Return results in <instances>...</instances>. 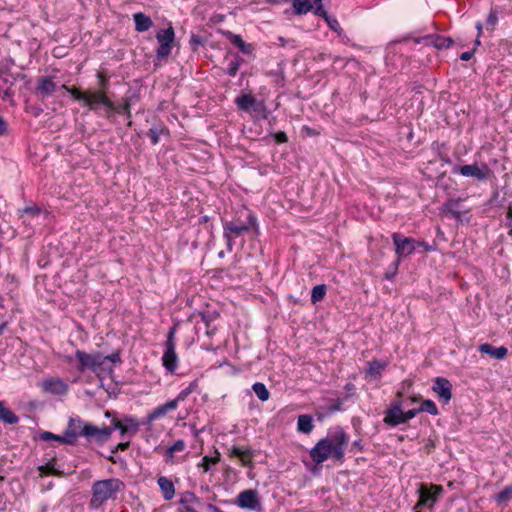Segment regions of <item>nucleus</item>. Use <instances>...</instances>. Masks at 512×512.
<instances>
[{"mask_svg": "<svg viewBox=\"0 0 512 512\" xmlns=\"http://www.w3.org/2000/svg\"><path fill=\"white\" fill-rule=\"evenodd\" d=\"M349 443V437L341 427L325 438L320 439L310 450L311 460L319 465L332 457L339 463L344 462L345 450Z\"/></svg>", "mask_w": 512, "mask_h": 512, "instance_id": "1", "label": "nucleus"}, {"mask_svg": "<svg viewBox=\"0 0 512 512\" xmlns=\"http://www.w3.org/2000/svg\"><path fill=\"white\" fill-rule=\"evenodd\" d=\"M124 489V483L118 478H109L95 481L91 487L89 506L99 509L108 500H115L118 493Z\"/></svg>", "mask_w": 512, "mask_h": 512, "instance_id": "2", "label": "nucleus"}, {"mask_svg": "<svg viewBox=\"0 0 512 512\" xmlns=\"http://www.w3.org/2000/svg\"><path fill=\"white\" fill-rule=\"evenodd\" d=\"M251 229H254L257 235L259 234L257 217L252 212H248L245 225H238L235 221L223 222V237L226 240L227 250L232 252L234 238L242 236Z\"/></svg>", "mask_w": 512, "mask_h": 512, "instance_id": "3", "label": "nucleus"}, {"mask_svg": "<svg viewBox=\"0 0 512 512\" xmlns=\"http://www.w3.org/2000/svg\"><path fill=\"white\" fill-rule=\"evenodd\" d=\"M98 112L101 107H104V116L109 119L113 113L124 114L127 119L131 118V98L124 97L122 104L116 105L107 93L98 95Z\"/></svg>", "mask_w": 512, "mask_h": 512, "instance_id": "4", "label": "nucleus"}, {"mask_svg": "<svg viewBox=\"0 0 512 512\" xmlns=\"http://www.w3.org/2000/svg\"><path fill=\"white\" fill-rule=\"evenodd\" d=\"M392 240L395 245V253L397 260L395 261V270H398V265L403 258L413 254L416 250V240L412 237H405L399 232L392 234Z\"/></svg>", "mask_w": 512, "mask_h": 512, "instance_id": "5", "label": "nucleus"}, {"mask_svg": "<svg viewBox=\"0 0 512 512\" xmlns=\"http://www.w3.org/2000/svg\"><path fill=\"white\" fill-rule=\"evenodd\" d=\"M156 39L159 44L156 50L158 60H166L171 54L173 43L175 40V32L172 26L167 29H161L156 33Z\"/></svg>", "mask_w": 512, "mask_h": 512, "instance_id": "6", "label": "nucleus"}, {"mask_svg": "<svg viewBox=\"0 0 512 512\" xmlns=\"http://www.w3.org/2000/svg\"><path fill=\"white\" fill-rule=\"evenodd\" d=\"M444 489L442 486L431 484L425 485L421 484L418 492L419 499L417 504L414 506L415 512H418L417 509L419 507H433L434 504L438 501L439 497L442 495Z\"/></svg>", "mask_w": 512, "mask_h": 512, "instance_id": "7", "label": "nucleus"}, {"mask_svg": "<svg viewBox=\"0 0 512 512\" xmlns=\"http://www.w3.org/2000/svg\"><path fill=\"white\" fill-rule=\"evenodd\" d=\"M175 332H176V325L170 328L168 334H167V340L165 343V351L162 357L163 366L165 369L170 372L174 373L177 369L178 365V356L175 350Z\"/></svg>", "mask_w": 512, "mask_h": 512, "instance_id": "8", "label": "nucleus"}, {"mask_svg": "<svg viewBox=\"0 0 512 512\" xmlns=\"http://www.w3.org/2000/svg\"><path fill=\"white\" fill-rule=\"evenodd\" d=\"M61 89L66 90L71 94L74 100L82 101L85 106H87L90 110L98 113V95L102 94V92H81L78 88L68 87L66 85H62Z\"/></svg>", "mask_w": 512, "mask_h": 512, "instance_id": "9", "label": "nucleus"}, {"mask_svg": "<svg viewBox=\"0 0 512 512\" xmlns=\"http://www.w3.org/2000/svg\"><path fill=\"white\" fill-rule=\"evenodd\" d=\"M453 174H461L464 177H472L478 181L486 180L489 176L490 169L486 164L479 167L478 164L455 166L452 170Z\"/></svg>", "mask_w": 512, "mask_h": 512, "instance_id": "10", "label": "nucleus"}, {"mask_svg": "<svg viewBox=\"0 0 512 512\" xmlns=\"http://www.w3.org/2000/svg\"><path fill=\"white\" fill-rule=\"evenodd\" d=\"M57 84L53 81L52 76H41L37 79L34 88V95L37 99L44 101L46 98L52 96L57 91Z\"/></svg>", "mask_w": 512, "mask_h": 512, "instance_id": "11", "label": "nucleus"}, {"mask_svg": "<svg viewBox=\"0 0 512 512\" xmlns=\"http://www.w3.org/2000/svg\"><path fill=\"white\" fill-rule=\"evenodd\" d=\"M235 104L237 108L244 112H257L265 110L264 101L257 100L251 94H242L236 97Z\"/></svg>", "mask_w": 512, "mask_h": 512, "instance_id": "12", "label": "nucleus"}, {"mask_svg": "<svg viewBox=\"0 0 512 512\" xmlns=\"http://www.w3.org/2000/svg\"><path fill=\"white\" fill-rule=\"evenodd\" d=\"M413 41L416 44H425L427 46H433L436 49L449 48L453 44L452 38L437 34H429L422 37H416L413 39Z\"/></svg>", "mask_w": 512, "mask_h": 512, "instance_id": "13", "label": "nucleus"}, {"mask_svg": "<svg viewBox=\"0 0 512 512\" xmlns=\"http://www.w3.org/2000/svg\"><path fill=\"white\" fill-rule=\"evenodd\" d=\"M384 423L390 427L405 424L401 401H395L391 404L390 408L385 412Z\"/></svg>", "mask_w": 512, "mask_h": 512, "instance_id": "14", "label": "nucleus"}, {"mask_svg": "<svg viewBox=\"0 0 512 512\" xmlns=\"http://www.w3.org/2000/svg\"><path fill=\"white\" fill-rule=\"evenodd\" d=\"M236 504L240 508L255 510L260 506L258 491L254 489H247L240 492L236 498Z\"/></svg>", "mask_w": 512, "mask_h": 512, "instance_id": "15", "label": "nucleus"}, {"mask_svg": "<svg viewBox=\"0 0 512 512\" xmlns=\"http://www.w3.org/2000/svg\"><path fill=\"white\" fill-rule=\"evenodd\" d=\"M432 390L439 397V400L447 404L452 399V384L444 377H436L432 386Z\"/></svg>", "mask_w": 512, "mask_h": 512, "instance_id": "16", "label": "nucleus"}, {"mask_svg": "<svg viewBox=\"0 0 512 512\" xmlns=\"http://www.w3.org/2000/svg\"><path fill=\"white\" fill-rule=\"evenodd\" d=\"M82 432L84 433V437L93 438L100 444L110 439V430L106 426L99 428L91 423H86L83 425Z\"/></svg>", "mask_w": 512, "mask_h": 512, "instance_id": "17", "label": "nucleus"}, {"mask_svg": "<svg viewBox=\"0 0 512 512\" xmlns=\"http://www.w3.org/2000/svg\"><path fill=\"white\" fill-rule=\"evenodd\" d=\"M202 501L200 498H198L195 493L186 491L183 494H181V497L178 501V511H185L188 510H197L198 507L202 506Z\"/></svg>", "mask_w": 512, "mask_h": 512, "instance_id": "18", "label": "nucleus"}, {"mask_svg": "<svg viewBox=\"0 0 512 512\" xmlns=\"http://www.w3.org/2000/svg\"><path fill=\"white\" fill-rule=\"evenodd\" d=\"M85 423L80 418L70 417L67 427L65 429V434L69 439L72 440V443L75 445L79 436H84L82 432L83 425Z\"/></svg>", "mask_w": 512, "mask_h": 512, "instance_id": "19", "label": "nucleus"}, {"mask_svg": "<svg viewBox=\"0 0 512 512\" xmlns=\"http://www.w3.org/2000/svg\"><path fill=\"white\" fill-rule=\"evenodd\" d=\"M226 38L234 45L236 46L240 52H242L245 55H252L255 47L251 43H246L242 37L239 34H234L230 31H227L225 33Z\"/></svg>", "mask_w": 512, "mask_h": 512, "instance_id": "20", "label": "nucleus"}, {"mask_svg": "<svg viewBox=\"0 0 512 512\" xmlns=\"http://www.w3.org/2000/svg\"><path fill=\"white\" fill-rule=\"evenodd\" d=\"M75 357L78 360L77 369L79 372L83 373L86 370L96 372V370H95L96 362H93L92 354H88L82 350H77L75 352Z\"/></svg>", "mask_w": 512, "mask_h": 512, "instance_id": "21", "label": "nucleus"}, {"mask_svg": "<svg viewBox=\"0 0 512 512\" xmlns=\"http://www.w3.org/2000/svg\"><path fill=\"white\" fill-rule=\"evenodd\" d=\"M228 456L231 458L237 457L241 460L243 466L252 467L253 450L251 448H247L243 451L240 447L233 446Z\"/></svg>", "mask_w": 512, "mask_h": 512, "instance_id": "22", "label": "nucleus"}, {"mask_svg": "<svg viewBox=\"0 0 512 512\" xmlns=\"http://www.w3.org/2000/svg\"><path fill=\"white\" fill-rule=\"evenodd\" d=\"M314 13L317 16L322 17L327 23L328 27L334 32H336L338 36H341L343 34V29L341 28L338 20L335 17L329 15L323 6L317 7Z\"/></svg>", "mask_w": 512, "mask_h": 512, "instance_id": "23", "label": "nucleus"}, {"mask_svg": "<svg viewBox=\"0 0 512 512\" xmlns=\"http://www.w3.org/2000/svg\"><path fill=\"white\" fill-rule=\"evenodd\" d=\"M479 351L483 354H487L494 359L501 360L507 356L508 349L504 346L494 347L489 343H484L479 346Z\"/></svg>", "mask_w": 512, "mask_h": 512, "instance_id": "24", "label": "nucleus"}, {"mask_svg": "<svg viewBox=\"0 0 512 512\" xmlns=\"http://www.w3.org/2000/svg\"><path fill=\"white\" fill-rule=\"evenodd\" d=\"M133 19L135 23V30L137 32L142 33L148 31L153 26L152 19L142 12L135 13L133 15Z\"/></svg>", "mask_w": 512, "mask_h": 512, "instance_id": "25", "label": "nucleus"}, {"mask_svg": "<svg viewBox=\"0 0 512 512\" xmlns=\"http://www.w3.org/2000/svg\"><path fill=\"white\" fill-rule=\"evenodd\" d=\"M461 199H448L442 206V211L446 214H450L458 222H462L461 212L458 209V205Z\"/></svg>", "mask_w": 512, "mask_h": 512, "instance_id": "26", "label": "nucleus"}, {"mask_svg": "<svg viewBox=\"0 0 512 512\" xmlns=\"http://www.w3.org/2000/svg\"><path fill=\"white\" fill-rule=\"evenodd\" d=\"M313 417L309 414H302L297 419V430L304 434H310L314 429Z\"/></svg>", "mask_w": 512, "mask_h": 512, "instance_id": "27", "label": "nucleus"}, {"mask_svg": "<svg viewBox=\"0 0 512 512\" xmlns=\"http://www.w3.org/2000/svg\"><path fill=\"white\" fill-rule=\"evenodd\" d=\"M158 485L163 493L165 500H171L175 495V488L173 482L165 476L158 478Z\"/></svg>", "mask_w": 512, "mask_h": 512, "instance_id": "28", "label": "nucleus"}, {"mask_svg": "<svg viewBox=\"0 0 512 512\" xmlns=\"http://www.w3.org/2000/svg\"><path fill=\"white\" fill-rule=\"evenodd\" d=\"M200 317H201V320L202 322L204 323L205 325V328H206V334L208 336H211L214 334L216 328L215 327H212V322H214L218 317H219V314L217 312H200L199 313Z\"/></svg>", "mask_w": 512, "mask_h": 512, "instance_id": "29", "label": "nucleus"}, {"mask_svg": "<svg viewBox=\"0 0 512 512\" xmlns=\"http://www.w3.org/2000/svg\"><path fill=\"white\" fill-rule=\"evenodd\" d=\"M163 134L169 135V131L162 124L154 125L147 132V135L150 138L152 145H157L159 143L160 136Z\"/></svg>", "mask_w": 512, "mask_h": 512, "instance_id": "30", "label": "nucleus"}, {"mask_svg": "<svg viewBox=\"0 0 512 512\" xmlns=\"http://www.w3.org/2000/svg\"><path fill=\"white\" fill-rule=\"evenodd\" d=\"M67 388V384L60 379L46 382V389L54 394H64L67 391Z\"/></svg>", "mask_w": 512, "mask_h": 512, "instance_id": "31", "label": "nucleus"}, {"mask_svg": "<svg viewBox=\"0 0 512 512\" xmlns=\"http://www.w3.org/2000/svg\"><path fill=\"white\" fill-rule=\"evenodd\" d=\"M294 13L297 15L306 14L313 9V4L308 0H292Z\"/></svg>", "mask_w": 512, "mask_h": 512, "instance_id": "32", "label": "nucleus"}, {"mask_svg": "<svg viewBox=\"0 0 512 512\" xmlns=\"http://www.w3.org/2000/svg\"><path fill=\"white\" fill-rule=\"evenodd\" d=\"M186 443L184 440L179 439L173 445H171L165 453L166 462H171L174 458L175 452H181L185 449Z\"/></svg>", "mask_w": 512, "mask_h": 512, "instance_id": "33", "label": "nucleus"}, {"mask_svg": "<svg viewBox=\"0 0 512 512\" xmlns=\"http://www.w3.org/2000/svg\"><path fill=\"white\" fill-rule=\"evenodd\" d=\"M123 426L129 431V438H131L138 432L140 423L136 418L126 416L123 418Z\"/></svg>", "mask_w": 512, "mask_h": 512, "instance_id": "34", "label": "nucleus"}, {"mask_svg": "<svg viewBox=\"0 0 512 512\" xmlns=\"http://www.w3.org/2000/svg\"><path fill=\"white\" fill-rule=\"evenodd\" d=\"M327 287L325 284H319L313 287L311 292V302L316 304L324 299L326 295Z\"/></svg>", "mask_w": 512, "mask_h": 512, "instance_id": "35", "label": "nucleus"}, {"mask_svg": "<svg viewBox=\"0 0 512 512\" xmlns=\"http://www.w3.org/2000/svg\"><path fill=\"white\" fill-rule=\"evenodd\" d=\"M498 505H504L512 499V486H506L502 491L494 496Z\"/></svg>", "mask_w": 512, "mask_h": 512, "instance_id": "36", "label": "nucleus"}, {"mask_svg": "<svg viewBox=\"0 0 512 512\" xmlns=\"http://www.w3.org/2000/svg\"><path fill=\"white\" fill-rule=\"evenodd\" d=\"M252 390L261 401H267L270 397V392L261 382L254 383L252 385Z\"/></svg>", "mask_w": 512, "mask_h": 512, "instance_id": "37", "label": "nucleus"}, {"mask_svg": "<svg viewBox=\"0 0 512 512\" xmlns=\"http://www.w3.org/2000/svg\"><path fill=\"white\" fill-rule=\"evenodd\" d=\"M0 420L6 424L14 425L19 422V417L9 408L4 407L0 414Z\"/></svg>", "mask_w": 512, "mask_h": 512, "instance_id": "38", "label": "nucleus"}, {"mask_svg": "<svg viewBox=\"0 0 512 512\" xmlns=\"http://www.w3.org/2000/svg\"><path fill=\"white\" fill-rule=\"evenodd\" d=\"M418 411L427 412L433 416H436L439 414V410H438L436 404L430 399L423 400L421 405L418 407Z\"/></svg>", "mask_w": 512, "mask_h": 512, "instance_id": "39", "label": "nucleus"}, {"mask_svg": "<svg viewBox=\"0 0 512 512\" xmlns=\"http://www.w3.org/2000/svg\"><path fill=\"white\" fill-rule=\"evenodd\" d=\"M243 62H244L243 58H241L238 55H235L234 59L229 63L228 68L226 69L225 73L231 77H234L237 74V72Z\"/></svg>", "mask_w": 512, "mask_h": 512, "instance_id": "40", "label": "nucleus"}, {"mask_svg": "<svg viewBox=\"0 0 512 512\" xmlns=\"http://www.w3.org/2000/svg\"><path fill=\"white\" fill-rule=\"evenodd\" d=\"M40 475L42 476H61L62 472L57 470L52 462H48L44 465H41L39 468Z\"/></svg>", "mask_w": 512, "mask_h": 512, "instance_id": "41", "label": "nucleus"}, {"mask_svg": "<svg viewBox=\"0 0 512 512\" xmlns=\"http://www.w3.org/2000/svg\"><path fill=\"white\" fill-rule=\"evenodd\" d=\"M369 367H368V373L372 376H377V375H380L381 372L385 369L386 367V364L384 362H381V361H377V360H374V361H371L368 363Z\"/></svg>", "mask_w": 512, "mask_h": 512, "instance_id": "42", "label": "nucleus"}, {"mask_svg": "<svg viewBox=\"0 0 512 512\" xmlns=\"http://www.w3.org/2000/svg\"><path fill=\"white\" fill-rule=\"evenodd\" d=\"M198 389V380H193L190 384L183 390L179 392L178 400L184 401L191 393L195 392Z\"/></svg>", "mask_w": 512, "mask_h": 512, "instance_id": "43", "label": "nucleus"}, {"mask_svg": "<svg viewBox=\"0 0 512 512\" xmlns=\"http://www.w3.org/2000/svg\"><path fill=\"white\" fill-rule=\"evenodd\" d=\"M96 77L98 80V87H99V90H97L96 92L106 93V90L110 86L108 77L105 75L104 72H98Z\"/></svg>", "mask_w": 512, "mask_h": 512, "instance_id": "44", "label": "nucleus"}, {"mask_svg": "<svg viewBox=\"0 0 512 512\" xmlns=\"http://www.w3.org/2000/svg\"><path fill=\"white\" fill-rule=\"evenodd\" d=\"M168 412L166 411L165 407L163 405L158 406L155 408L151 413L147 416V422L151 423L154 420L164 417Z\"/></svg>", "mask_w": 512, "mask_h": 512, "instance_id": "45", "label": "nucleus"}, {"mask_svg": "<svg viewBox=\"0 0 512 512\" xmlns=\"http://www.w3.org/2000/svg\"><path fill=\"white\" fill-rule=\"evenodd\" d=\"M220 461V457L219 455L216 456V457H208V456H205L203 457L202 459V462L200 464L201 467H203L204 471L207 472L209 471L210 469V465L211 463L212 464H217L218 462Z\"/></svg>", "mask_w": 512, "mask_h": 512, "instance_id": "46", "label": "nucleus"}, {"mask_svg": "<svg viewBox=\"0 0 512 512\" xmlns=\"http://www.w3.org/2000/svg\"><path fill=\"white\" fill-rule=\"evenodd\" d=\"M505 227L508 229V235L512 236V206L510 205L505 215Z\"/></svg>", "mask_w": 512, "mask_h": 512, "instance_id": "47", "label": "nucleus"}, {"mask_svg": "<svg viewBox=\"0 0 512 512\" xmlns=\"http://www.w3.org/2000/svg\"><path fill=\"white\" fill-rule=\"evenodd\" d=\"M93 362L95 363V370L98 371L102 368V365L105 362V356H103L101 353L96 352L92 354Z\"/></svg>", "mask_w": 512, "mask_h": 512, "instance_id": "48", "label": "nucleus"}, {"mask_svg": "<svg viewBox=\"0 0 512 512\" xmlns=\"http://www.w3.org/2000/svg\"><path fill=\"white\" fill-rule=\"evenodd\" d=\"M497 21H498L497 11L491 9L488 14L486 24L488 26L494 27L496 25Z\"/></svg>", "mask_w": 512, "mask_h": 512, "instance_id": "49", "label": "nucleus"}, {"mask_svg": "<svg viewBox=\"0 0 512 512\" xmlns=\"http://www.w3.org/2000/svg\"><path fill=\"white\" fill-rule=\"evenodd\" d=\"M343 400L338 398L335 401H333L332 405L328 407L327 412L329 414H332L334 412L340 411L342 409Z\"/></svg>", "mask_w": 512, "mask_h": 512, "instance_id": "50", "label": "nucleus"}, {"mask_svg": "<svg viewBox=\"0 0 512 512\" xmlns=\"http://www.w3.org/2000/svg\"><path fill=\"white\" fill-rule=\"evenodd\" d=\"M273 137L277 144H283V143L288 142V136L283 131H278V132L274 133Z\"/></svg>", "mask_w": 512, "mask_h": 512, "instance_id": "51", "label": "nucleus"}, {"mask_svg": "<svg viewBox=\"0 0 512 512\" xmlns=\"http://www.w3.org/2000/svg\"><path fill=\"white\" fill-rule=\"evenodd\" d=\"M39 439H41L42 441H55L56 434L49 431H42L39 434Z\"/></svg>", "mask_w": 512, "mask_h": 512, "instance_id": "52", "label": "nucleus"}, {"mask_svg": "<svg viewBox=\"0 0 512 512\" xmlns=\"http://www.w3.org/2000/svg\"><path fill=\"white\" fill-rule=\"evenodd\" d=\"M179 402H182V400H178V396H177L175 399L170 400V401L166 402L165 404H163V406L165 407L166 411L169 412V411L176 409Z\"/></svg>", "mask_w": 512, "mask_h": 512, "instance_id": "53", "label": "nucleus"}, {"mask_svg": "<svg viewBox=\"0 0 512 512\" xmlns=\"http://www.w3.org/2000/svg\"><path fill=\"white\" fill-rule=\"evenodd\" d=\"M122 424H123V419L119 420V419L113 418L111 421V425L107 426L108 429L110 430V436L112 435V432L114 430H119L121 428Z\"/></svg>", "mask_w": 512, "mask_h": 512, "instance_id": "54", "label": "nucleus"}, {"mask_svg": "<svg viewBox=\"0 0 512 512\" xmlns=\"http://www.w3.org/2000/svg\"><path fill=\"white\" fill-rule=\"evenodd\" d=\"M106 360L111 361L113 363H121L122 362L119 351H115L110 355H106L105 361Z\"/></svg>", "mask_w": 512, "mask_h": 512, "instance_id": "55", "label": "nucleus"}, {"mask_svg": "<svg viewBox=\"0 0 512 512\" xmlns=\"http://www.w3.org/2000/svg\"><path fill=\"white\" fill-rule=\"evenodd\" d=\"M418 413H420V411H418V407L404 412L405 423L413 419Z\"/></svg>", "mask_w": 512, "mask_h": 512, "instance_id": "56", "label": "nucleus"}, {"mask_svg": "<svg viewBox=\"0 0 512 512\" xmlns=\"http://www.w3.org/2000/svg\"><path fill=\"white\" fill-rule=\"evenodd\" d=\"M130 446V441H126V442H121L119 444H117L112 450H111V453L114 454L116 453L118 450H121V451H124V450H127Z\"/></svg>", "mask_w": 512, "mask_h": 512, "instance_id": "57", "label": "nucleus"}, {"mask_svg": "<svg viewBox=\"0 0 512 512\" xmlns=\"http://www.w3.org/2000/svg\"><path fill=\"white\" fill-rule=\"evenodd\" d=\"M417 247H423L424 250L427 251V252H431V251H435L436 250L435 246H431L428 243H426L425 241H418V240H416V248Z\"/></svg>", "mask_w": 512, "mask_h": 512, "instance_id": "58", "label": "nucleus"}, {"mask_svg": "<svg viewBox=\"0 0 512 512\" xmlns=\"http://www.w3.org/2000/svg\"><path fill=\"white\" fill-rule=\"evenodd\" d=\"M55 441L57 442H61L65 445H74L72 443V440L68 438V436H66L65 432L63 433V435H56V439Z\"/></svg>", "mask_w": 512, "mask_h": 512, "instance_id": "59", "label": "nucleus"}, {"mask_svg": "<svg viewBox=\"0 0 512 512\" xmlns=\"http://www.w3.org/2000/svg\"><path fill=\"white\" fill-rule=\"evenodd\" d=\"M475 51H476V49L473 48L470 51L463 52L460 55V59L463 60V61H469L473 57V55L475 54Z\"/></svg>", "mask_w": 512, "mask_h": 512, "instance_id": "60", "label": "nucleus"}, {"mask_svg": "<svg viewBox=\"0 0 512 512\" xmlns=\"http://www.w3.org/2000/svg\"><path fill=\"white\" fill-rule=\"evenodd\" d=\"M8 132L7 122L0 116V136L6 135Z\"/></svg>", "mask_w": 512, "mask_h": 512, "instance_id": "61", "label": "nucleus"}, {"mask_svg": "<svg viewBox=\"0 0 512 512\" xmlns=\"http://www.w3.org/2000/svg\"><path fill=\"white\" fill-rule=\"evenodd\" d=\"M202 43H203V40L200 36L192 34L191 39H190L191 45H200Z\"/></svg>", "mask_w": 512, "mask_h": 512, "instance_id": "62", "label": "nucleus"}, {"mask_svg": "<svg viewBox=\"0 0 512 512\" xmlns=\"http://www.w3.org/2000/svg\"><path fill=\"white\" fill-rule=\"evenodd\" d=\"M351 446H352V449H357L359 451H361L363 449L360 440L354 441Z\"/></svg>", "mask_w": 512, "mask_h": 512, "instance_id": "63", "label": "nucleus"}, {"mask_svg": "<svg viewBox=\"0 0 512 512\" xmlns=\"http://www.w3.org/2000/svg\"><path fill=\"white\" fill-rule=\"evenodd\" d=\"M256 113L258 115H260L262 119H267L269 111L267 110V107L265 106V110L264 111H257Z\"/></svg>", "mask_w": 512, "mask_h": 512, "instance_id": "64", "label": "nucleus"}]
</instances>
